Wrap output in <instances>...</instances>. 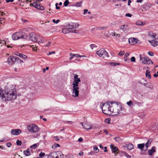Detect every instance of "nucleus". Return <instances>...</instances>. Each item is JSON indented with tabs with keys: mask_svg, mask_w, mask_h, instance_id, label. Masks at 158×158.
I'll use <instances>...</instances> for the list:
<instances>
[{
	"mask_svg": "<svg viewBox=\"0 0 158 158\" xmlns=\"http://www.w3.org/2000/svg\"><path fill=\"white\" fill-rule=\"evenodd\" d=\"M27 35L23 33L17 32L14 33L12 35V39L13 40H15L20 39H25L27 38Z\"/></svg>",
	"mask_w": 158,
	"mask_h": 158,
	"instance_id": "obj_4",
	"label": "nucleus"
},
{
	"mask_svg": "<svg viewBox=\"0 0 158 158\" xmlns=\"http://www.w3.org/2000/svg\"><path fill=\"white\" fill-rule=\"evenodd\" d=\"M35 34L34 33H31L29 35V39L30 40L34 42L35 40Z\"/></svg>",
	"mask_w": 158,
	"mask_h": 158,
	"instance_id": "obj_18",
	"label": "nucleus"
},
{
	"mask_svg": "<svg viewBox=\"0 0 158 158\" xmlns=\"http://www.w3.org/2000/svg\"><path fill=\"white\" fill-rule=\"evenodd\" d=\"M21 131L19 129H12L11 131L12 134L14 135H17L21 133Z\"/></svg>",
	"mask_w": 158,
	"mask_h": 158,
	"instance_id": "obj_13",
	"label": "nucleus"
},
{
	"mask_svg": "<svg viewBox=\"0 0 158 158\" xmlns=\"http://www.w3.org/2000/svg\"><path fill=\"white\" fill-rule=\"evenodd\" d=\"M5 23V19L3 18H0V24H2Z\"/></svg>",
	"mask_w": 158,
	"mask_h": 158,
	"instance_id": "obj_45",
	"label": "nucleus"
},
{
	"mask_svg": "<svg viewBox=\"0 0 158 158\" xmlns=\"http://www.w3.org/2000/svg\"><path fill=\"white\" fill-rule=\"evenodd\" d=\"M140 62L144 64H149L153 63L151 60L149 59L148 57H145L144 56L140 55Z\"/></svg>",
	"mask_w": 158,
	"mask_h": 158,
	"instance_id": "obj_7",
	"label": "nucleus"
},
{
	"mask_svg": "<svg viewBox=\"0 0 158 158\" xmlns=\"http://www.w3.org/2000/svg\"><path fill=\"white\" fill-rule=\"evenodd\" d=\"M37 147V146L36 144H34L33 145L31 146H30V148H33V149H35Z\"/></svg>",
	"mask_w": 158,
	"mask_h": 158,
	"instance_id": "obj_41",
	"label": "nucleus"
},
{
	"mask_svg": "<svg viewBox=\"0 0 158 158\" xmlns=\"http://www.w3.org/2000/svg\"><path fill=\"white\" fill-rule=\"evenodd\" d=\"M88 11V10L87 9H85L84 10V13L83 14L84 15H85L87 12Z\"/></svg>",
	"mask_w": 158,
	"mask_h": 158,
	"instance_id": "obj_63",
	"label": "nucleus"
},
{
	"mask_svg": "<svg viewBox=\"0 0 158 158\" xmlns=\"http://www.w3.org/2000/svg\"><path fill=\"white\" fill-rule=\"evenodd\" d=\"M131 62H135V58L134 56L132 57L131 58Z\"/></svg>",
	"mask_w": 158,
	"mask_h": 158,
	"instance_id": "obj_51",
	"label": "nucleus"
},
{
	"mask_svg": "<svg viewBox=\"0 0 158 158\" xmlns=\"http://www.w3.org/2000/svg\"><path fill=\"white\" fill-rule=\"evenodd\" d=\"M40 5V4L38 3L37 2H34L32 3H31L30 6L34 7L38 9Z\"/></svg>",
	"mask_w": 158,
	"mask_h": 158,
	"instance_id": "obj_19",
	"label": "nucleus"
},
{
	"mask_svg": "<svg viewBox=\"0 0 158 158\" xmlns=\"http://www.w3.org/2000/svg\"><path fill=\"white\" fill-rule=\"evenodd\" d=\"M82 1H80V2H77L76 3V6L77 7H81L82 6Z\"/></svg>",
	"mask_w": 158,
	"mask_h": 158,
	"instance_id": "obj_33",
	"label": "nucleus"
},
{
	"mask_svg": "<svg viewBox=\"0 0 158 158\" xmlns=\"http://www.w3.org/2000/svg\"><path fill=\"white\" fill-rule=\"evenodd\" d=\"M23 153L26 156H29L31 154V153L30 152L28 151L27 150H25L23 152Z\"/></svg>",
	"mask_w": 158,
	"mask_h": 158,
	"instance_id": "obj_32",
	"label": "nucleus"
},
{
	"mask_svg": "<svg viewBox=\"0 0 158 158\" xmlns=\"http://www.w3.org/2000/svg\"><path fill=\"white\" fill-rule=\"evenodd\" d=\"M111 112L112 115H117L119 114H122L121 112L122 108L121 106L117 103L112 102L110 103Z\"/></svg>",
	"mask_w": 158,
	"mask_h": 158,
	"instance_id": "obj_2",
	"label": "nucleus"
},
{
	"mask_svg": "<svg viewBox=\"0 0 158 158\" xmlns=\"http://www.w3.org/2000/svg\"><path fill=\"white\" fill-rule=\"evenodd\" d=\"M97 29H98V28L94 27L91 29V31L92 33H93L95 30H96Z\"/></svg>",
	"mask_w": 158,
	"mask_h": 158,
	"instance_id": "obj_52",
	"label": "nucleus"
},
{
	"mask_svg": "<svg viewBox=\"0 0 158 158\" xmlns=\"http://www.w3.org/2000/svg\"><path fill=\"white\" fill-rule=\"evenodd\" d=\"M110 147L113 152L115 154L117 153L118 152H117V151L118 150V148L116 147H114V145L111 144Z\"/></svg>",
	"mask_w": 158,
	"mask_h": 158,
	"instance_id": "obj_17",
	"label": "nucleus"
},
{
	"mask_svg": "<svg viewBox=\"0 0 158 158\" xmlns=\"http://www.w3.org/2000/svg\"><path fill=\"white\" fill-rule=\"evenodd\" d=\"M111 65L113 66H115L118 65H119L120 64L118 63L112 62L111 63Z\"/></svg>",
	"mask_w": 158,
	"mask_h": 158,
	"instance_id": "obj_46",
	"label": "nucleus"
},
{
	"mask_svg": "<svg viewBox=\"0 0 158 158\" xmlns=\"http://www.w3.org/2000/svg\"><path fill=\"white\" fill-rule=\"evenodd\" d=\"M83 139L81 137L80 138L78 139V141L80 142H82L83 141Z\"/></svg>",
	"mask_w": 158,
	"mask_h": 158,
	"instance_id": "obj_64",
	"label": "nucleus"
},
{
	"mask_svg": "<svg viewBox=\"0 0 158 158\" xmlns=\"http://www.w3.org/2000/svg\"><path fill=\"white\" fill-rule=\"evenodd\" d=\"M31 46L32 47L33 51L35 52L37 51V47L34 46L33 45Z\"/></svg>",
	"mask_w": 158,
	"mask_h": 158,
	"instance_id": "obj_40",
	"label": "nucleus"
},
{
	"mask_svg": "<svg viewBox=\"0 0 158 158\" xmlns=\"http://www.w3.org/2000/svg\"><path fill=\"white\" fill-rule=\"evenodd\" d=\"M81 124L83 127V128L87 130H90L92 128V126L90 123H86L84 124L81 123Z\"/></svg>",
	"mask_w": 158,
	"mask_h": 158,
	"instance_id": "obj_12",
	"label": "nucleus"
},
{
	"mask_svg": "<svg viewBox=\"0 0 158 158\" xmlns=\"http://www.w3.org/2000/svg\"><path fill=\"white\" fill-rule=\"evenodd\" d=\"M124 155L126 157L128 158H131V156L129 155L127 153L125 152H123Z\"/></svg>",
	"mask_w": 158,
	"mask_h": 158,
	"instance_id": "obj_35",
	"label": "nucleus"
},
{
	"mask_svg": "<svg viewBox=\"0 0 158 158\" xmlns=\"http://www.w3.org/2000/svg\"><path fill=\"white\" fill-rule=\"evenodd\" d=\"M136 24L138 25H144V24H143V23L140 21H137L136 22Z\"/></svg>",
	"mask_w": 158,
	"mask_h": 158,
	"instance_id": "obj_34",
	"label": "nucleus"
},
{
	"mask_svg": "<svg viewBox=\"0 0 158 158\" xmlns=\"http://www.w3.org/2000/svg\"><path fill=\"white\" fill-rule=\"evenodd\" d=\"M98 29H100L101 30H104L106 29L107 27H99L98 28Z\"/></svg>",
	"mask_w": 158,
	"mask_h": 158,
	"instance_id": "obj_50",
	"label": "nucleus"
},
{
	"mask_svg": "<svg viewBox=\"0 0 158 158\" xmlns=\"http://www.w3.org/2000/svg\"><path fill=\"white\" fill-rule=\"evenodd\" d=\"M70 56H73L75 57H78V54H74L72 53H70Z\"/></svg>",
	"mask_w": 158,
	"mask_h": 158,
	"instance_id": "obj_43",
	"label": "nucleus"
},
{
	"mask_svg": "<svg viewBox=\"0 0 158 158\" xmlns=\"http://www.w3.org/2000/svg\"><path fill=\"white\" fill-rule=\"evenodd\" d=\"M111 102H108L103 104L102 107V112L106 114H108L111 112Z\"/></svg>",
	"mask_w": 158,
	"mask_h": 158,
	"instance_id": "obj_3",
	"label": "nucleus"
},
{
	"mask_svg": "<svg viewBox=\"0 0 158 158\" xmlns=\"http://www.w3.org/2000/svg\"><path fill=\"white\" fill-rule=\"evenodd\" d=\"M28 131L31 132H36L40 130V129L35 124H31L27 127Z\"/></svg>",
	"mask_w": 158,
	"mask_h": 158,
	"instance_id": "obj_5",
	"label": "nucleus"
},
{
	"mask_svg": "<svg viewBox=\"0 0 158 158\" xmlns=\"http://www.w3.org/2000/svg\"><path fill=\"white\" fill-rule=\"evenodd\" d=\"M16 144L17 145H21L22 144V142L21 141H20L19 139H18L16 142Z\"/></svg>",
	"mask_w": 158,
	"mask_h": 158,
	"instance_id": "obj_44",
	"label": "nucleus"
},
{
	"mask_svg": "<svg viewBox=\"0 0 158 158\" xmlns=\"http://www.w3.org/2000/svg\"><path fill=\"white\" fill-rule=\"evenodd\" d=\"M148 53L151 56H153L154 55L153 53L152 52H148Z\"/></svg>",
	"mask_w": 158,
	"mask_h": 158,
	"instance_id": "obj_56",
	"label": "nucleus"
},
{
	"mask_svg": "<svg viewBox=\"0 0 158 158\" xmlns=\"http://www.w3.org/2000/svg\"><path fill=\"white\" fill-rule=\"evenodd\" d=\"M69 2L68 0H65L64 3V6H68Z\"/></svg>",
	"mask_w": 158,
	"mask_h": 158,
	"instance_id": "obj_42",
	"label": "nucleus"
},
{
	"mask_svg": "<svg viewBox=\"0 0 158 158\" xmlns=\"http://www.w3.org/2000/svg\"><path fill=\"white\" fill-rule=\"evenodd\" d=\"M146 76L149 79H150L151 78V76L150 72L148 70H147L146 71Z\"/></svg>",
	"mask_w": 158,
	"mask_h": 158,
	"instance_id": "obj_29",
	"label": "nucleus"
},
{
	"mask_svg": "<svg viewBox=\"0 0 158 158\" xmlns=\"http://www.w3.org/2000/svg\"><path fill=\"white\" fill-rule=\"evenodd\" d=\"M62 32L64 34H67L71 32L70 30L67 28H63L62 30Z\"/></svg>",
	"mask_w": 158,
	"mask_h": 158,
	"instance_id": "obj_26",
	"label": "nucleus"
},
{
	"mask_svg": "<svg viewBox=\"0 0 158 158\" xmlns=\"http://www.w3.org/2000/svg\"><path fill=\"white\" fill-rule=\"evenodd\" d=\"M38 9H39L42 10H45V7L44 6H40V5Z\"/></svg>",
	"mask_w": 158,
	"mask_h": 158,
	"instance_id": "obj_48",
	"label": "nucleus"
},
{
	"mask_svg": "<svg viewBox=\"0 0 158 158\" xmlns=\"http://www.w3.org/2000/svg\"><path fill=\"white\" fill-rule=\"evenodd\" d=\"M78 75H75L74 76V81H76L78 82H81V81L80 78H78Z\"/></svg>",
	"mask_w": 158,
	"mask_h": 158,
	"instance_id": "obj_27",
	"label": "nucleus"
},
{
	"mask_svg": "<svg viewBox=\"0 0 158 158\" xmlns=\"http://www.w3.org/2000/svg\"><path fill=\"white\" fill-rule=\"evenodd\" d=\"M58 5V4L57 3H56L55 4V6H56V9H59L60 8V7L58 6L57 5Z\"/></svg>",
	"mask_w": 158,
	"mask_h": 158,
	"instance_id": "obj_62",
	"label": "nucleus"
},
{
	"mask_svg": "<svg viewBox=\"0 0 158 158\" xmlns=\"http://www.w3.org/2000/svg\"><path fill=\"white\" fill-rule=\"evenodd\" d=\"M126 147L129 150H131L134 148L133 145L131 143H129L126 145Z\"/></svg>",
	"mask_w": 158,
	"mask_h": 158,
	"instance_id": "obj_28",
	"label": "nucleus"
},
{
	"mask_svg": "<svg viewBox=\"0 0 158 158\" xmlns=\"http://www.w3.org/2000/svg\"><path fill=\"white\" fill-rule=\"evenodd\" d=\"M149 42L151 43L152 45L154 47H156L158 45V41H155L154 40L152 41H149Z\"/></svg>",
	"mask_w": 158,
	"mask_h": 158,
	"instance_id": "obj_20",
	"label": "nucleus"
},
{
	"mask_svg": "<svg viewBox=\"0 0 158 158\" xmlns=\"http://www.w3.org/2000/svg\"><path fill=\"white\" fill-rule=\"evenodd\" d=\"M148 35L152 38L155 39H156V36H157L156 34L154 33L151 31L149 32Z\"/></svg>",
	"mask_w": 158,
	"mask_h": 158,
	"instance_id": "obj_22",
	"label": "nucleus"
},
{
	"mask_svg": "<svg viewBox=\"0 0 158 158\" xmlns=\"http://www.w3.org/2000/svg\"><path fill=\"white\" fill-rule=\"evenodd\" d=\"M156 147L155 146L152 147L151 149L148 151V154L150 156L152 155L156 152Z\"/></svg>",
	"mask_w": 158,
	"mask_h": 158,
	"instance_id": "obj_14",
	"label": "nucleus"
},
{
	"mask_svg": "<svg viewBox=\"0 0 158 158\" xmlns=\"http://www.w3.org/2000/svg\"><path fill=\"white\" fill-rule=\"evenodd\" d=\"M60 146V145L59 144L57 143H55L52 145V147L53 148H57V147H59Z\"/></svg>",
	"mask_w": 158,
	"mask_h": 158,
	"instance_id": "obj_38",
	"label": "nucleus"
},
{
	"mask_svg": "<svg viewBox=\"0 0 158 158\" xmlns=\"http://www.w3.org/2000/svg\"><path fill=\"white\" fill-rule=\"evenodd\" d=\"M78 82L74 81L73 84H72L73 87H79L78 85Z\"/></svg>",
	"mask_w": 158,
	"mask_h": 158,
	"instance_id": "obj_31",
	"label": "nucleus"
},
{
	"mask_svg": "<svg viewBox=\"0 0 158 158\" xmlns=\"http://www.w3.org/2000/svg\"><path fill=\"white\" fill-rule=\"evenodd\" d=\"M145 145L144 143H140L137 145L138 148L141 150V151L143 150V148H144Z\"/></svg>",
	"mask_w": 158,
	"mask_h": 158,
	"instance_id": "obj_24",
	"label": "nucleus"
},
{
	"mask_svg": "<svg viewBox=\"0 0 158 158\" xmlns=\"http://www.w3.org/2000/svg\"><path fill=\"white\" fill-rule=\"evenodd\" d=\"M110 121V118H107L105 120V122L106 123H109Z\"/></svg>",
	"mask_w": 158,
	"mask_h": 158,
	"instance_id": "obj_49",
	"label": "nucleus"
},
{
	"mask_svg": "<svg viewBox=\"0 0 158 158\" xmlns=\"http://www.w3.org/2000/svg\"><path fill=\"white\" fill-rule=\"evenodd\" d=\"M88 154L90 155H93L94 154V153L93 151H91L88 153Z\"/></svg>",
	"mask_w": 158,
	"mask_h": 158,
	"instance_id": "obj_60",
	"label": "nucleus"
},
{
	"mask_svg": "<svg viewBox=\"0 0 158 158\" xmlns=\"http://www.w3.org/2000/svg\"><path fill=\"white\" fill-rule=\"evenodd\" d=\"M90 47L92 49H93L94 48H96L97 46L94 44H91L90 45Z\"/></svg>",
	"mask_w": 158,
	"mask_h": 158,
	"instance_id": "obj_47",
	"label": "nucleus"
},
{
	"mask_svg": "<svg viewBox=\"0 0 158 158\" xmlns=\"http://www.w3.org/2000/svg\"><path fill=\"white\" fill-rule=\"evenodd\" d=\"M14 54L15 55L19 57L23 60H26L27 58L26 55L22 53H19L18 52H14Z\"/></svg>",
	"mask_w": 158,
	"mask_h": 158,
	"instance_id": "obj_11",
	"label": "nucleus"
},
{
	"mask_svg": "<svg viewBox=\"0 0 158 158\" xmlns=\"http://www.w3.org/2000/svg\"><path fill=\"white\" fill-rule=\"evenodd\" d=\"M125 15L127 17H131L132 15L129 13H127Z\"/></svg>",
	"mask_w": 158,
	"mask_h": 158,
	"instance_id": "obj_59",
	"label": "nucleus"
},
{
	"mask_svg": "<svg viewBox=\"0 0 158 158\" xmlns=\"http://www.w3.org/2000/svg\"><path fill=\"white\" fill-rule=\"evenodd\" d=\"M96 54L100 57L104 58H107L109 57L108 53L104 49H101L96 52Z\"/></svg>",
	"mask_w": 158,
	"mask_h": 158,
	"instance_id": "obj_6",
	"label": "nucleus"
},
{
	"mask_svg": "<svg viewBox=\"0 0 158 158\" xmlns=\"http://www.w3.org/2000/svg\"><path fill=\"white\" fill-rule=\"evenodd\" d=\"M79 87H73L72 95L74 97H77L79 96Z\"/></svg>",
	"mask_w": 158,
	"mask_h": 158,
	"instance_id": "obj_9",
	"label": "nucleus"
},
{
	"mask_svg": "<svg viewBox=\"0 0 158 158\" xmlns=\"http://www.w3.org/2000/svg\"><path fill=\"white\" fill-rule=\"evenodd\" d=\"M15 61L18 63L22 64L24 62L23 60H21L19 58L15 56Z\"/></svg>",
	"mask_w": 158,
	"mask_h": 158,
	"instance_id": "obj_21",
	"label": "nucleus"
},
{
	"mask_svg": "<svg viewBox=\"0 0 158 158\" xmlns=\"http://www.w3.org/2000/svg\"><path fill=\"white\" fill-rule=\"evenodd\" d=\"M131 42L133 44H135L137 42V39L134 38H130L129 39V42L130 44Z\"/></svg>",
	"mask_w": 158,
	"mask_h": 158,
	"instance_id": "obj_23",
	"label": "nucleus"
},
{
	"mask_svg": "<svg viewBox=\"0 0 158 158\" xmlns=\"http://www.w3.org/2000/svg\"><path fill=\"white\" fill-rule=\"evenodd\" d=\"M93 149L94 150V151L96 152V153H98L99 152V150L98 149L97 147L96 146H94V147L93 148Z\"/></svg>",
	"mask_w": 158,
	"mask_h": 158,
	"instance_id": "obj_36",
	"label": "nucleus"
},
{
	"mask_svg": "<svg viewBox=\"0 0 158 158\" xmlns=\"http://www.w3.org/2000/svg\"><path fill=\"white\" fill-rule=\"evenodd\" d=\"M45 154L44 153L41 152L39 154V156L40 157H42V156H45Z\"/></svg>",
	"mask_w": 158,
	"mask_h": 158,
	"instance_id": "obj_54",
	"label": "nucleus"
},
{
	"mask_svg": "<svg viewBox=\"0 0 158 158\" xmlns=\"http://www.w3.org/2000/svg\"><path fill=\"white\" fill-rule=\"evenodd\" d=\"M53 154L54 158H64V155L62 153L60 152H55Z\"/></svg>",
	"mask_w": 158,
	"mask_h": 158,
	"instance_id": "obj_10",
	"label": "nucleus"
},
{
	"mask_svg": "<svg viewBox=\"0 0 158 158\" xmlns=\"http://www.w3.org/2000/svg\"><path fill=\"white\" fill-rule=\"evenodd\" d=\"M79 25L77 23H69L68 28L70 30L71 32L76 33V28H78Z\"/></svg>",
	"mask_w": 158,
	"mask_h": 158,
	"instance_id": "obj_8",
	"label": "nucleus"
},
{
	"mask_svg": "<svg viewBox=\"0 0 158 158\" xmlns=\"http://www.w3.org/2000/svg\"><path fill=\"white\" fill-rule=\"evenodd\" d=\"M152 141L151 139H149L148 140L145 145L147 148L150 145Z\"/></svg>",
	"mask_w": 158,
	"mask_h": 158,
	"instance_id": "obj_30",
	"label": "nucleus"
},
{
	"mask_svg": "<svg viewBox=\"0 0 158 158\" xmlns=\"http://www.w3.org/2000/svg\"><path fill=\"white\" fill-rule=\"evenodd\" d=\"M128 27L127 24H124L121 25L120 27V29L124 31H125L127 29V28Z\"/></svg>",
	"mask_w": 158,
	"mask_h": 158,
	"instance_id": "obj_25",
	"label": "nucleus"
},
{
	"mask_svg": "<svg viewBox=\"0 0 158 158\" xmlns=\"http://www.w3.org/2000/svg\"><path fill=\"white\" fill-rule=\"evenodd\" d=\"M6 146L8 147H10L11 145V144L10 143H8L6 144Z\"/></svg>",
	"mask_w": 158,
	"mask_h": 158,
	"instance_id": "obj_58",
	"label": "nucleus"
},
{
	"mask_svg": "<svg viewBox=\"0 0 158 158\" xmlns=\"http://www.w3.org/2000/svg\"><path fill=\"white\" fill-rule=\"evenodd\" d=\"M127 104L129 106H131L133 105V102L131 100H130L129 102H127Z\"/></svg>",
	"mask_w": 158,
	"mask_h": 158,
	"instance_id": "obj_37",
	"label": "nucleus"
},
{
	"mask_svg": "<svg viewBox=\"0 0 158 158\" xmlns=\"http://www.w3.org/2000/svg\"><path fill=\"white\" fill-rule=\"evenodd\" d=\"M55 51H52V52H49L48 54V55H51L52 54H55Z\"/></svg>",
	"mask_w": 158,
	"mask_h": 158,
	"instance_id": "obj_61",
	"label": "nucleus"
},
{
	"mask_svg": "<svg viewBox=\"0 0 158 158\" xmlns=\"http://www.w3.org/2000/svg\"><path fill=\"white\" fill-rule=\"evenodd\" d=\"M124 53V51H120L118 54L120 56H122Z\"/></svg>",
	"mask_w": 158,
	"mask_h": 158,
	"instance_id": "obj_53",
	"label": "nucleus"
},
{
	"mask_svg": "<svg viewBox=\"0 0 158 158\" xmlns=\"http://www.w3.org/2000/svg\"><path fill=\"white\" fill-rule=\"evenodd\" d=\"M15 56H12L8 58V63L10 64H13L15 63Z\"/></svg>",
	"mask_w": 158,
	"mask_h": 158,
	"instance_id": "obj_15",
	"label": "nucleus"
},
{
	"mask_svg": "<svg viewBox=\"0 0 158 158\" xmlns=\"http://www.w3.org/2000/svg\"><path fill=\"white\" fill-rule=\"evenodd\" d=\"M114 139L116 141L119 143L121 141V138L119 137H115Z\"/></svg>",
	"mask_w": 158,
	"mask_h": 158,
	"instance_id": "obj_39",
	"label": "nucleus"
},
{
	"mask_svg": "<svg viewBox=\"0 0 158 158\" xmlns=\"http://www.w3.org/2000/svg\"><path fill=\"white\" fill-rule=\"evenodd\" d=\"M53 23H57L60 22V20L59 19H57L56 21L54 19H53L52 20Z\"/></svg>",
	"mask_w": 158,
	"mask_h": 158,
	"instance_id": "obj_55",
	"label": "nucleus"
},
{
	"mask_svg": "<svg viewBox=\"0 0 158 158\" xmlns=\"http://www.w3.org/2000/svg\"><path fill=\"white\" fill-rule=\"evenodd\" d=\"M153 76L155 77H158V71L156 73H155L153 74Z\"/></svg>",
	"mask_w": 158,
	"mask_h": 158,
	"instance_id": "obj_57",
	"label": "nucleus"
},
{
	"mask_svg": "<svg viewBox=\"0 0 158 158\" xmlns=\"http://www.w3.org/2000/svg\"><path fill=\"white\" fill-rule=\"evenodd\" d=\"M2 92L1 98L5 101H11L15 100L16 98V93L15 87L13 85L7 86V90L3 94Z\"/></svg>",
	"mask_w": 158,
	"mask_h": 158,
	"instance_id": "obj_1",
	"label": "nucleus"
},
{
	"mask_svg": "<svg viewBox=\"0 0 158 158\" xmlns=\"http://www.w3.org/2000/svg\"><path fill=\"white\" fill-rule=\"evenodd\" d=\"M37 41L36 42L39 44L40 43H43L44 42V39L42 36L38 35H37Z\"/></svg>",
	"mask_w": 158,
	"mask_h": 158,
	"instance_id": "obj_16",
	"label": "nucleus"
}]
</instances>
